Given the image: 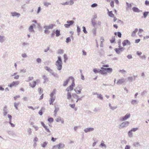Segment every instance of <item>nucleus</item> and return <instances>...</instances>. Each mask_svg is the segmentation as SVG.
Returning a JSON list of instances; mask_svg holds the SVG:
<instances>
[{
    "label": "nucleus",
    "mask_w": 149,
    "mask_h": 149,
    "mask_svg": "<svg viewBox=\"0 0 149 149\" xmlns=\"http://www.w3.org/2000/svg\"><path fill=\"white\" fill-rule=\"evenodd\" d=\"M62 62L61 58L60 57H58V59L56 63V65L57 66V68L58 70H60L62 68Z\"/></svg>",
    "instance_id": "f257e3e1"
},
{
    "label": "nucleus",
    "mask_w": 149,
    "mask_h": 149,
    "mask_svg": "<svg viewBox=\"0 0 149 149\" xmlns=\"http://www.w3.org/2000/svg\"><path fill=\"white\" fill-rule=\"evenodd\" d=\"M70 78L71 79V82H72V84L66 89V91H72L74 87L75 86L74 81V78Z\"/></svg>",
    "instance_id": "f03ea898"
},
{
    "label": "nucleus",
    "mask_w": 149,
    "mask_h": 149,
    "mask_svg": "<svg viewBox=\"0 0 149 149\" xmlns=\"http://www.w3.org/2000/svg\"><path fill=\"white\" fill-rule=\"evenodd\" d=\"M109 65L108 64L103 65L100 69V73L103 75H107V74L104 70V68H108Z\"/></svg>",
    "instance_id": "7ed1b4c3"
},
{
    "label": "nucleus",
    "mask_w": 149,
    "mask_h": 149,
    "mask_svg": "<svg viewBox=\"0 0 149 149\" xmlns=\"http://www.w3.org/2000/svg\"><path fill=\"white\" fill-rule=\"evenodd\" d=\"M20 82L18 81H13L11 83L8 84V86L10 88H12L13 87H16L19 84Z\"/></svg>",
    "instance_id": "20e7f679"
},
{
    "label": "nucleus",
    "mask_w": 149,
    "mask_h": 149,
    "mask_svg": "<svg viewBox=\"0 0 149 149\" xmlns=\"http://www.w3.org/2000/svg\"><path fill=\"white\" fill-rule=\"evenodd\" d=\"M74 23V21L73 20H69L67 22V24L64 25V26L66 28H68L70 26L72 25Z\"/></svg>",
    "instance_id": "39448f33"
},
{
    "label": "nucleus",
    "mask_w": 149,
    "mask_h": 149,
    "mask_svg": "<svg viewBox=\"0 0 149 149\" xmlns=\"http://www.w3.org/2000/svg\"><path fill=\"white\" fill-rule=\"evenodd\" d=\"M64 147V145L63 144L59 143L58 145L54 146L53 147V149H55L56 148H57V149H60L63 148Z\"/></svg>",
    "instance_id": "423d86ee"
},
{
    "label": "nucleus",
    "mask_w": 149,
    "mask_h": 149,
    "mask_svg": "<svg viewBox=\"0 0 149 149\" xmlns=\"http://www.w3.org/2000/svg\"><path fill=\"white\" fill-rule=\"evenodd\" d=\"M122 44L123 46H125L126 45H130V42L128 40H126L123 41V42Z\"/></svg>",
    "instance_id": "0eeeda50"
},
{
    "label": "nucleus",
    "mask_w": 149,
    "mask_h": 149,
    "mask_svg": "<svg viewBox=\"0 0 149 149\" xmlns=\"http://www.w3.org/2000/svg\"><path fill=\"white\" fill-rule=\"evenodd\" d=\"M38 80H37L36 81H33L29 83V86L32 88L34 87L36 85V82H38Z\"/></svg>",
    "instance_id": "6e6552de"
},
{
    "label": "nucleus",
    "mask_w": 149,
    "mask_h": 149,
    "mask_svg": "<svg viewBox=\"0 0 149 149\" xmlns=\"http://www.w3.org/2000/svg\"><path fill=\"white\" fill-rule=\"evenodd\" d=\"M130 116V113H127L125 116L122 118L120 120L121 121L125 120L129 118Z\"/></svg>",
    "instance_id": "1a4fd4ad"
},
{
    "label": "nucleus",
    "mask_w": 149,
    "mask_h": 149,
    "mask_svg": "<svg viewBox=\"0 0 149 149\" xmlns=\"http://www.w3.org/2000/svg\"><path fill=\"white\" fill-rule=\"evenodd\" d=\"M129 123V122L128 121H126L122 123L120 125V128H122L123 127H124L128 125Z\"/></svg>",
    "instance_id": "9d476101"
},
{
    "label": "nucleus",
    "mask_w": 149,
    "mask_h": 149,
    "mask_svg": "<svg viewBox=\"0 0 149 149\" xmlns=\"http://www.w3.org/2000/svg\"><path fill=\"white\" fill-rule=\"evenodd\" d=\"M71 78H73L72 77H69L68 79L65 81L64 83L63 84V86H66L68 83L70 81L71 82Z\"/></svg>",
    "instance_id": "9b49d317"
},
{
    "label": "nucleus",
    "mask_w": 149,
    "mask_h": 149,
    "mask_svg": "<svg viewBox=\"0 0 149 149\" xmlns=\"http://www.w3.org/2000/svg\"><path fill=\"white\" fill-rule=\"evenodd\" d=\"M124 49L123 47H120L118 48H116L115 49L116 52L118 54L120 53L121 52H122Z\"/></svg>",
    "instance_id": "f8f14e48"
},
{
    "label": "nucleus",
    "mask_w": 149,
    "mask_h": 149,
    "mask_svg": "<svg viewBox=\"0 0 149 149\" xmlns=\"http://www.w3.org/2000/svg\"><path fill=\"white\" fill-rule=\"evenodd\" d=\"M81 89L79 87H76L74 89V91L77 94H80L81 93Z\"/></svg>",
    "instance_id": "ddd939ff"
},
{
    "label": "nucleus",
    "mask_w": 149,
    "mask_h": 149,
    "mask_svg": "<svg viewBox=\"0 0 149 149\" xmlns=\"http://www.w3.org/2000/svg\"><path fill=\"white\" fill-rule=\"evenodd\" d=\"M72 97L74 98L77 99L76 102H77L78 101L81 100V98L79 97V96L76 94L74 93L72 95Z\"/></svg>",
    "instance_id": "4468645a"
},
{
    "label": "nucleus",
    "mask_w": 149,
    "mask_h": 149,
    "mask_svg": "<svg viewBox=\"0 0 149 149\" xmlns=\"http://www.w3.org/2000/svg\"><path fill=\"white\" fill-rule=\"evenodd\" d=\"M54 25L53 24H51L48 26H46L44 27L45 29H52L54 26Z\"/></svg>",
    "instance_id": "2eb2a0df"
},
{
    "label": "nucleus",
    "mask_w": 149,
    "mask_h": 149,
    "mask_svg": "<svg viewBox=\"0 0 149 149\" xmlns=\"http://www.w3.org/2000/svg\"><path fill=\"white\" fill-rule=\"evenodd\" d=\"M104 70H106V72L107 73H110L112 71V69L111 68H104Z\"/></svg>",
    "instance_id": "dca6fc26"
},
{
    "label": "nucleus",
    "mask_w": 149,
    "mask_h": 149,
    "mask_svg": "<svg viewBox=\"0 0 149 149\" xmlns=\"http://www.w3.org/2000/svg\"><path fill=\"white\" fill-rule=\"evenodd\" d=\"M41 124L42 125L43 127L45 129L46 131L50 133V132L49 129L45 125V124L43 122H41Z\"/></svg>",
    "instance_id": "f3484780"
},
{
    "label": "nucleus",
    "mask_w": 149,
    "mask_h": 149,
    "mask_svg": "<svg viewBox=\"0 0 149 149\" xmlns=\"http://www.w3.org/2000/svg\"><path fill=\"white\" fill-rule=\"evenodd\" d=\"M125 80L124 78L119 79L117 82V84H121L125 82Z\"/></svg>",
    "instance_id": "a211bd4d"
},
{
    "label": "nucleus",
    "mask_w": 149,
    "mask_h": 149,
    "mask_svg": "<svg viewBox=\"0 0 149 149\" xmlns=\"http://www.w3.org/2000/svg\"><path fill=\"white\" fill-rule=\"evenodd\" d=\"M68 92L67 94V98L68 100H70L71 99L72 95L71 94V91H67Z\"/></svg>",
    "instance_id": "6ab92c4d"
},
{
    "label": "nucleus",
    "mask_w": 149,
    "mask_h": 149,
    "mask_svg": "<svg viewBox=\"0 0 149 149\" xmlns=\"http://www.w3.org/2000/svg\"><path fill=\"white\" fill-rule=\"evenodd\" d=\"M57 122H61L62 123H63L64 121L63 119H62L61 117H58L57 118L56 120Z\"/></svg>",
    "instance_id": "aec40b11"
},
{
    "label": "nucleus",
    "mask_w": 149,
    "mask_h": 149,
    "mask_svg": "<svg viewBox=\"0 0 149 149\" xmlns=\"http://www.w3.org/2000/svg\"><path fill=\"white\" fill-rule=\"evenodd\" d=\"M11 14L13 16H17L18 17L20 16V14L15 12H13L11 13Z\"/></svg>",
    "instance_id": "412c9836"
},
{
    "label": "nucleus",
    "mask_w": 149,
    "mask_h": 149,
    "mask_svg": "<svg viewBox=\"0 0 149 149\" xmlns=\"http://www.w3.org/2000/svg\"><path fill=\"white\" fill-rule=\"evenodd\" d=\"M107 11L109 16L111 17H114V15L112 11H109V9H107Z\"/></svg>",
    "instance_id": "4be33fe9"
},
{
    "label": "nucleus",
    "mask_w": 149,
    "mask_h": 149,
    "mask_svg": "<svg viewBox=\"0 0 149 149\" xmlns=\"http://www.w3.org/2000/svg\"><path fill=\"white\" fill-rule=\"evenodd\" d=\"M132 9L134 12L139 13L140 12V10L138 8L136 7H133Z\"/></svg>",
    "instance_id": "5701e85b"
},
{
    "label": "nucleus",
    "mask_w": 149,
    "mask_h": 149,
    "mask_svg": "<svg viewBox=\"0 0 149 149\" xmlns=\"http://www.w3.org/2000/svg\"><path fill=\"white\" fill-rule=\"evenodd\" d=\"M94 130L93 128H88L85 129L84 130V131L85 132H90V131H92L93 130Z\"/></svg>",
    "instance_id": "b1692460"
},
{
    "label": "nucleus",
    "mask_w": 149,
    "mask_h": 149,
    "mask_svg": "<svg viewBox=\"0 0 149 149\" xmlns=\"http://www.w3.org/2000/svg\"><path fill=\"white\" fill-rule=\"evenodd\" d=\"M42 78L44 80V83H47L49 81L48 78H47L45 75H43L42 76Z\"/></svg>",
    "instance_id": "393cba45"
},
{
    "label": "nucleus",
    "mask_w": 149,
    "mask_h": 149,
    "mask_svg": "<svg viewBox=\"0 0 149 149\" xmlns=\"http://www.w3.org/2000/svg\"><path fill=\"white\" fill-rule=\"evenodd\" d=\"M55 100V97H51L50 100H49L50 104H53V102H54Z\"/></svg>",
    "instance_id": "a878e982"
},
{
    "label": "nucleus",
    "mask_w": 149,
    "mask_h": 149,
    "mask_svg": "<svg viewBox=\"0 0 149 149\" xmlns=\"http://www.w3.org/2000/svg\"><path fill=\"white\" fill-rule=\"evenodd\" d=\"M100 42H101V43L100 44V46L101 47H102L103 46V43L104 41V40L103 37H101L100 38Z\"/></svg>",
    "instance_id": "bb28decb"
},
{
    "label": "nucleus",
    "mask_w": 149,
    "mask_h": 149,
    "mask_svg": "<svg viewBox=\"0 0 149 149\" xmlns=\"http://www.w3.org/2000/svg\"><path fill=\"white\" fill-rule=\"evenodd\" d=\"M114 34L115 35H117L119 38H121L122 36L121 33L119 32H115Z\"/></svg>",
    "instance_id": "cd10ccee"
},
{
    "label": "nucleus",
    "mask_w": 149,
    "mask_h": 149,
    "mask_svg": "<svg viewBox=\"0 0 149 149\" xmlns=\"http://www.w3.org/2000/svg\"><path fill=\"white\" fill-rule=\"evenodd\" d=\"M138 30L137 29H135V30L132 32V36H134L136 33L138 31Z\"/></svg>",
    "instance_id": "c85d7f7f"
},
{
    "label": "nucleus",
    "mask_w": 149,
    "mask_h": 149,
    "mask_svg": "<svg viewBox=\"0 0 149 149\" xmlns=\"http://www.w3.org/2000/svg\"><path fill=\"white\" fill-rule=\"evenodd\" d=\"M45 108L43 107L42 108L41 110L39 111L38 113L40 115H42V111H44Z\"/></svg>",
    "instance_id": "c756f323"
},
{
    "label": "nucleus",
    "mask_w": 149,
    "mask_h": 149,
    "mask_svg": "<svg viewBox=\"0 0 149 149\" xmlns=\"http://www.w3.org/2000/svg\"><path fill=\"white\" fill-rule=\"evenodd\" d=\"M35 26V25L34 24H33V26L31 25L29 27V29L30 31L32 32L34 31L33 29V26Z\"/></svg>",
    "instance_id": "7c9ffc66"
},
{
    "label": "nucleus",
    "mask_w": 149,
    "mask_h": 149,
    "mask_svg": "<svg viewBox=\"0 0 149 149\" xmlns=\"http://www.w3.org/2000/svg\"><path fill=\"white\" fill-rule=\"evenodd\" d=\"M55 33L57 37H58L60 35V31L59 30H57L56 31Z\"/></svg>",
    "instance_id": "2f4dec72"
},
{
    "label": "nucleus",
    "mask_w": 149,
    "mask_h": 149,
    "mask_svg": "<svg viewBox=\"0 0 149 149\" xmlns=\"http://www.w3.org/2000/svg\"><path fill=\"white\" fill-rule=\"evenodd\" d=\"M73 2L71 1H70V2H66L65 3L63 4L64 5H72L73 4Z\"/></svg>",
    "instance_id": "473e14b6"
},
{
    "label": "nucleus",
    "mask_w": 149,
    "mask_h": 149,
    "mask_svg": "<svg viewBox=\"0 0 149 149\" xmlns=\"http://www.w3.org/2000/svg\"><path fill=\"white\" fill-rule=\"evenodd\" d=\"M93 70L95 73H100V69H97L96 68H94L93 69Z\"/></svg>",
    "instance_id": "72a5a7b5"
},
{
    "label": "nucleus",
    "mask_w": 149,
    "mask_h": 149,
    "mask_svg": "<svg viewBox=\"0 0 149 149\" xmlns=\"http://www.w3.org/2000/svg\"><path fill=\"white\" fill-rule=\"evenodd\" d=\"M115 40V38L114 37H112L111 39L110 40V41L111 43H113L114 42Z\"/></svg>",
    "instance_id": "f704fd0d"
},
{
    "label": "nucleus",
    "mask_w": 149,
    "mask_h": 149,
    "mask_svg": "<svg viewBox=\"0 0 149 149\" xmlns=\"http://www.w3.org/2000/svg\"><path fill=\"white\" fill-rule=\"evenodd\" d=\"M8 118H9L10 119V121H9V123H10V124H11V125H12V123H11V119H12V116L10 115H9V114H8Z\"/></svg>",
    "instance_id": "c9c22d12"
},
{
    "label": "nucleus",
    "mask_w": 149,
    "mask_h": 149,
    "mask_svg": "<svg viewBox=\"0 0 149 149\" xmlns=\"http://www.w3.org/2000/svg\"><path fill=\"white\" fill-rule=\"evenodd\" d=\"M45 69L46 70L50 72H51L52 71V70L49 67H46Z\"/></svg>",
    "instance_id": "e433bc0d"
},
{
    "label": "nucleus",
    "mask_w": 149,
    "mask_h": 149,
    "mask_svg": "<svg viewBox=\"0 0 149 149\" xmlns=\"http://www.w3.org/2000/svg\"><path fill=\"white\" fill-rule=\"evenodd\" d=\"M149 13V12H145L143 13V16L145 18H146V17L148 15Z\"/></svg>",
    "instance_id": "4c0bfd02"
},
{
    "label": "nucleus",
    "mask_w": 149,
    "mask_h": 149,
    "mask_svg": "<svg viewBox=\"0 0 149 149\" xmlns=\"http://www.w3.org/2000/svg\"><path fill=\"white\" fill-rule=\"evenodd\" d=\"M48 120L50 123L54 121V119L52 118H48Z\"/></svg>",
    "instance_id": "58836bf2"
},
{
    "label": "nucleus",
    "mask_w": 149,
    "mask_h": 149,
    "mask_svg": "<svg viewBox=\"0 0 149 149\" xmlns=\"http://www.w3.org/2000/svg\"><path fill=\"white\" fill-rule=\"evenodd\" d=\"M97 97L98 98L100 99L101 100L103 99V97H102V95L101 94H97Z\"/></svg>",
    "instance_id": "ea45409f"
},
{
    "label": "nucleus",
    "mask_w": 149,
    "mask_h": 149,
    "mask_svg": "<svg viewBox=\"0 0 149 149\" xmlns=\"http://www.w3.org/2000/svg\"><path fill=\"white\" fill-rule=\"evenodd\" d=\"M44 5L46 6H48L49 5H51L50 3L47 2H45L44 3Z\"/></svg>",
    "instance_id": "a19ab883"
},
{
    "label": "nucleus",
    "mask_w": 149,
    "mask_h": 149,
    "mask_svg": "<svg viewBox=\"0 0 149 149\" xmlns=\"http://www.w3.org/2000/svg\"><path fill=\"white\" fill-rule=\"evenodd\" d=\"M64 61L65 62H66V61L68 59V58H67V56L65 54L64 55Z\"/></svg>",
    "instance_id": "79ce46f5"
},
{
    "label": "nucleus",
    "mask_w": 149,
    "mask_h": 149,
    "mask_svg": "<svg viewBox=\"0 0 149 149\" xmlns=\"http://www.w3.org/2000/svg\"><path fill=\"white\" fill-rule=\"evenodd\" d=\"M83 31L85 33H87V32L86 30V28L85 27L83 26Z\"/></svg>",
    "instance_id": "37998d69"
},
{
    "label": "nucleus",
    "mask_w": 149,
    "mask_h": 149,
    "mask_svg": "<svg viewBox=\"0 0 149 149\" xmlns=\"http://www.w3.org/2000/svg\"><path fill=\"white\" fill-rule=\"evenodd\" d=\"M80 31H81L80 28H79V26H77V32L78 33H79V34Z\"/></svg>",
    "instance_id": "c03bdc74"
},
{
    "label": "nucleus",
    "mask_w": 149,
    "mask_h": 149,
    "mask_svg": "<svg viewBox=\"0 0 149 149\" xmlns=\"http://www.w3.org/2000/svg\"><path fill=\"white\" fill-rule=\"evenodd\" d=\"M47 144V143L46 142H44L42 144V146L43 147H45Z\"/></svg>",
    "instance_id": "a18cd8bd"
},
{
    "label": "nucleus",
    "mask_w": 149,
    "mask_h": 149,
    "mask_svg": "<svg viewBox=\"0 0 149 149\" xmlns=\"http://www.w3.org/2000/svg\"><path fill=\"white\" fill-rule=\"evenodd\" d=\"M138 129V128H133L132 129L131 131H133V132H135Z\"/></svg>",
    "instance_id": "49530a36"
},
{
    "label": "nucleus",
    "mask_w": 149,
    "mask_h": 149,
    "mask_svg": "<svg viewBox=\"0 0 149 149\" xmlns=\"http://www.w3.org/2000/svg\"><path fill=\"white\" fill-rule=\"evenodd\" d=\"M44 32L46 34H48L49 32V31L48 29H45Z\"/></svg>",
    "instance_id": "de8ad7c7"
},
{
    "label": "nucleus",
    "mask_w": 149,
    "mask_h": 149,
    "mask_svg": "<svg viewBox=\"0 0 149 149\" xmlns=\"http://www.w3.org/2000/svg\"><path fill=\"white\" fill-rule=\"evenodd\" d=\"M128 134L130 137H131L132 136V133L131 130L128 132Z\"/></svg>",
    "instance_id": "09e8293b"
},
{
    "label": "nucleus",
    "mask_w": 149,
    "mask_h": 149,
    "mask_svg": "<svg viewBox=\"0 0 149 149\" xmlns=\"http://www.w3.org/2000/svg\"><path fill=\"white\" fill-rule=\"evenodd\" d=\"M71 40L69 37H68L66 38V42L68 43Z\"/></svg>",
    "instance_id": "8fccbe9b"
},
{
    "label": "nucleus",
    "mask_w": 149,
    "mask_h": 149,
    "mask_svg": "<svg viewBox=\"0 0 149 149\" xmlns=\"http://www.w3.org/2000/svg\"><path fill=\"white\" fill-rule=\"evenodd\" d=\"M110 5L112 7H113L114 6V1H111L110 3Z\"/></svg>",
    "instance_id": "3c124183"
},
{
    "label": "nucleus",
    "mask_w": 149,
    "mask_h": 149,
    "mask_svg": "<svg viewBox=\"0 0 149 149\" xmlns=\"http://www.w3.org/2000/svg\"><path fill=\"white\" fill-rule=\"evenodd\" d=\"M70 106L72 108H74L75 106V104H70Z\"/></svg>",
    "instance_id": "603ef678"
},
{
    "label": "nucleus",
    "mask_w": 149,
    "mask_h": 149,
    "mask_svg": "<svg viewBox=\"0 0 149 149\" xmlns=\"http://www.w3.org/2000/svg\"><path fill=\"white\" fill-rule=\"evenodd\" d=\"M19 104L18 103H15L14 104V106L16 108V109H18V107H17L18 106Z\"/></svg>",
    "instance_id": "864d4df0"
},
{
    "label": "nucleus",
    "mask_w": 149,
    "mask_h": 149,
    "mask_svg": "<svg viewBox=\"0 0 149 149\" xmlns=\"http://www.w3.org/2000/svg\"><path fill=\"white\" fill-rule=\"evenodd\" d=\"M3 37L0 36V42H2L3 41Z\"/></svg>",
    "instance_id": "5fc2aeb1"
},
{
    "label": "nucleus",
    "mask_w": 149,
    "mask_h": 149,
    "mask_svg": "<svg viewBox=\"0 0 149 149\" xmlns=\"http://www.w3.org/2000/svg\"><path fill=\"white\" fill-rule=\"evenodd\" d=\"M92 23L93 25L94 26L96 24V22H95L94 20H92Z\"/></svg>",
    "instance_id": "6e6d98bb"
},
{
    "label": "nucleus",
    "mask_w": 149,
    "mask_h": 149,
    "mask_svg": "<svg viewBox=\"0 0 149 149\" xmlns=\"http://www.w3.org/2000/svg\"><path fill=\"white\" fill-rule=\"evenodd\" d=\"M126 4L128 8H130L131 7L132 5L130 3H126Z\"/></svg>",
    "instance_id": "4d7b16f0"
},
{
    "label": "nucleus",
    "mask_w": 149,
    "mask_h": 149,
    "mask_svg": "<svg viewBox=\"0 0 149 149\" xmlns=\"http://www.w3.org/2000/svg\"><path fill=\"white\" fill-rule=\"evenodd\" d=\"M145 4L147 6H149V1L147 0L146 1Z\"/></svg>",
    "instance_id": "13d9d810"
},
{
    "label": "nucleus",
    "mask_w": 149,
    "mask_h": 149,
    "mask_svg": "<svg viewBox=\"0 0 149 149\" xmlns=\"http://www.w3.org/2000/svg\"><path fill=\"white\" fill-rule=\"evenodd\" d=\"M57 139V138H54L53 137H52L51 139V141H52L53 142H54Z\"/></svg>",
    "instance_id": "bf43d9fd"
},
{
    "label": "nucleus",
    "mask_w": 149,
    "mask_h": 149,
    "mask_svg": "<svg viewBox=\"0 0 149 149\" xmlns=\"http://www.w3.org/2000/svg\"><path fill=\"white\" fill-rule=\"evenodd\" d=\"M33 79V77H29L28 79V80L29 81L32 80Z\"/></svg>",
    "instance_id": "052dcab7"
},
{
    "label": "nucleus",
    "mask_w": 149,
    "mask_h": 149,
    "mask_svg": "<svg viewBox=\"0 0 149 149\" xmlns=\"http://www.w3.org/2000/svg\"><path fill=\"white\" fill-rule=\"evenodd\" d=\"M97 6V4L96 3H95L92 4L91 5V7H94Z\"/></svg>",
    "instance_id": "680f3d73"
},
{
    "label": "nucleus",
    "mask_w": 149,
    "mask_h": 149,
    "mask_svg": "<svg viewBox=\"0 0 149 149\" xmlns=\"http://www.w3.org/2000/svg\"><path fill=\"white\" fill-rule=\"evenodd\" d=\"M39 92L40 94H41L42 92V88H40L39 89Z\"/></svg>",
    "instance_id": "e2e57ef3"
},
{
    "label": "nucleus",
    "mask_w": 149,
    "mask_h": 149,
    "mask_svg": "<svg viewBox=\"0 0 149 149\" xmlns=\"http://www.w3.org/2000/svg\"><path fill=\"white\" fill-rule=\"evenodd\" d=\"M128 79L129 81H132V77H129L128 78Z\"/></svg>",
    "instance_id": "0e129e2a"
},
{
    "label": "nucleus",
    "mask_w": 149,
    "mask_h": 149,
    "mask_svg": "<svg viewBox=\"0 0 149 149\" xmlns=\"http://www.w3.org/2000/svg\"><path fill=\"white\" fill-rule=\"evenodd\" d=\"M41 60L40 58H38L37 59V61L38 63H40L41 62Z\"/></svg>",
    "instance_id": "69168bd1"
},
{
    "label": "nucleus",
    "mask_w": 149,
    "mask_h": 149,
    "mask_svg": "<svg viewBox=\"0 0 149 149\" xmlns=\"http://www.w3.org/2000/svg\"><path fill=\"white\" fill-rule=\"evenodd\" d=\"M83 54L84 55H86V52L84 50H82Z\"/></svg>",
    "instance_id": "338daca9"
},
{
    "label": "nucleus",
    "mask_w": 149,
    "mask_h": 149,
    "mask_svg": "<svg viewBox=\"0 0 149 149\" xmlns=\"http://www.w3.org/2000/svg\"><path fill=\"white\" fill-rule=\"evenodd\" d=\"M130 147L129 146H126L125 148V149H130Z\"/></svg>",
    "instance_id": "774afa93"
}]
</instances>
